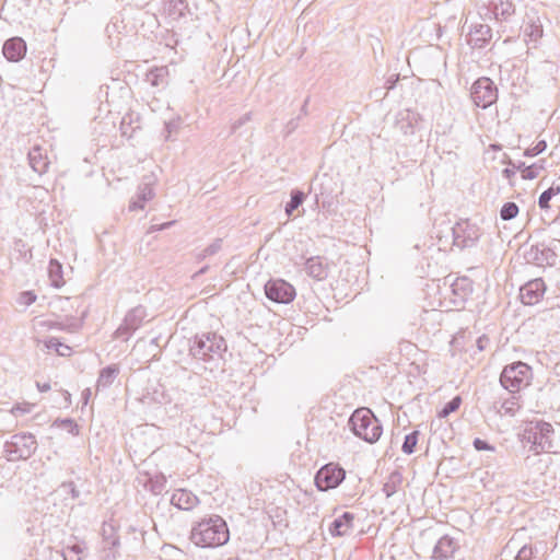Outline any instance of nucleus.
I'll list each match as a JSON object with an SVG mask.
<instances>
[{
    "label": "nucleus",
    "instance_id": "obj_1",
    "mask_svg": "<svg viewBox=\"0 0 560 560\" xmlns=\"http://www.w3.org/2000/svg\"><path fill=\"white\" fill-rule=\"evenodd\" d=\"M189 539L199 548H218L229 541L230 530L223 517L210 515L192 525Z\"/></svg>",
    "mask_w": 560,
    "mask_h": 560
},
{
    "label": "nucleus",
    "instance_id": "obj_2",
    "mask_svg": "<svg viewBox=\"0 0 560 560\" xmlns=\"http://www.w3.org/2000/svg\"><path fill=\"white\" fill-rule=\"evenodd\" d=\"M349 425L354 435L371 444L378 441L383 432L381 421L368 408L357 409L349 419Z\"/></svg>",
    "mask_w": 560,
    "mask_h": 560
},
{
    "label": "nucleus",
    "instance_id": "obj_3",
    "mask_svg": "<svg viewBox=\"0 0 560 560\" xmlns=\"http://www.w3.org/2000/svg\"><path fill=\"white\" fill-rule=\"evenodd\" d=\"M226 350V342L214 332L196 335L189 348L190 354L198 360L211 361L221 358Z\"/></svg>",
    "mask_w": 560,
    "mask_h": 560
},
{
    "label": "nucleus",
    "instance_id": "obj_4",
    "mask_svg": "<svg viewBox=\"0 0 560 560\" xmlns=\"http://www.w3.org/2000/svg\"><path fill=\"white\" fill-rule=\"evenodd\" d=\"M532 378V369L524 362H514L506 365L501 375L500 383L510 393H518L522 388L529 385Z\"/></svg>",
    "mask_w": 560,
    "mask_h": 560
},
{
    "label": "nucleus",
    "instance_id": "obj_5",
    "mask_svg": "<svg viewBox=\"0 0 560 560\" xmlns=\"http://www.w3.org/2000/svg\"><path fill=\"white\" fill-rule=\"evenodd\" d=\"M36 450V439L31 433L14 434L4 444V453L9 460L30 458Z\"/></svg>",
    "mask_w": 560,
    "mask_h": 560
},
{
    "label": "nucleus",
    "instance_id": "obj_6",
    "mask_svg": "<svg viewBox=\"0 0 560 560\" xmlns=\"http://www.w3.org/2000/svg\"><path fill=\"white\" fill-rule=\"evenodd\" d=\"M470 97L476 106L486 109L497 102L498 88L490 78L481 77L474 82Z\"/></svg>",
    "mask_w": 560,
    "mask_h": 560
},
{
    "label": "nucleus",
    "instance_id": "obj_7",
    "mask_svg": "<svg viewBox=\"0 0 560 560\" xmlns=\"http://www.w3.org/2000/svg\"><path fill=\"white\" fill-rule=\"evenodd\" d=\"M552 434V425L545 421H537L525 431V438L533 444L536 453L549 452L553 447Z\"/></svg>",
    "mask_w": 560,
    "mask_h": 560
},
{
    "label": "nucleus",
    "instance_id": "obj_8",
    "mask_svg": "<svg viewBox=\"0 0 560 560\" xmlns=\"http://www.w3.org/2000/svg\"><path fill=\"white\" fill-rule=\"evenodd\" d=\"M453 245L459 249L476 245L481 236L480 229L469 220H462L452 228Z\"/></svg>",
    "mask_w": 560,
    "mask_h": 560
},
{
    "label": "nucleus",
    "instance_id": "obj_9",
    "mask_svg": "<svg viewBox=\"0 0 560 560\" xmlns=\"http://www.w3.org/2000/svg\"><path fill=\"white\" fill-rule=\"evenodd\" d=\"M346 478V471L337 464L323 466L315 475V485L319 491L337 488Z\"/></svg>",
    "mask_w": 560,
    "mask_h": 560
},
{
    "label": "nucleus",
    "instance_id": "obj_10",
    "mask_svg": "<svg viewBox=\"0 0 560 560\" xmlns=\"http://www.w3.org/2000/svg\"><path fill=\"white\" fill-rule=\"evenodd\" d=\"M147 317V310L142 305L131 308L125 316L120 326L115 330L114 337L128 340L131 335L142 325Z\"/></svg>",
    "mask_w": 560,
    "mask_h": 560
},
{
    "label": "nucleus",
    "instance_id": "obj_11",
    "mask_svg": "<svg viewBox=\"0 0 560 560\" xmlns=\"http://www.w3.org/2000/svg\"><path fill=\"white\" fill-rule=\"evenodd\" d=\"M265 294L275 303L288 304L294 300L296 292L294 287L283 279H271L265 284Z\"/></svg>",
    "mask_w": 560,
    "mask_h": 560
},
{
    "label": "nucleus",
    "instance_id": "obj_12",
    "mask_svg": "<svg viewBox=\"0 0 560 560\" xmlns=\"http://www.w3.org/2000/svg\"><path fill=\"white\" fill-rule=\"evenodd\" d=\"M525 259L527 260V262H532L538 267H553L557 265L558 255L555 253L552 244L545 245L544 243H539L536 245H532L525 252Z\"/></svg>",
    "mask_w": 560,
    "mask_h": 560
},
{
    "label": "nucleus",
    "instance_id": "obj_13",
    "mask_svg": "<svg viewBox=\"0 0 560 560\" xmlns=\"http://www.w3.org/2000/svg\"><path fill=\"white\" fill-rule=\"evenodd\" d=\"M546 291V284L541 278L533 279L520 289V296L524 304L534 305L540 301Z\"/></svg>",
    "mask_w": 560,
    "mask_h": 560
},
{
    "label": "nucleus",
    "instance_id": "obj_14",
    "mask_svg": "<svg viewBox=\"0 0 560 560\" xmlns=\"http://www.w3.org/2000/svg\"><path fill=\"white\" fill-rule=\"evenodd\" d=\"M2 52L9 61L18 62L26 54V43L21 37H11L4 42Z\"/></svg>",
    "mask_w": 560,
    "mask_h": 560
},
{
    "label": "nucleus",
    "instance_id": "obj_15",
    "mask_svg": "<svg viewBox=\"0 0 560 560\" xmlns=\"http://www.w3.org/2000/svg\"><path fill=\"white\" fill-rule=\"evenodd\" d=\"M458 547V542L454 538L445 535L441 537L434 546L432 559L446 560L453 558Z\"/></svg>",
    "mask_w": 560,
    "mask_h": 560
},
{
    "label": "nucleus",
    "instance_id": "obj_16",
    "mask_svg": "<svg viewBox=\"0 0 560 560\" xmlns=\"http://www.w3.org/2000/svg\"><path fill=\"white\" fill-rule=\"evenodd\" d=\"M353 521L354 515L352 513L343 512L330 523L328 532L334 537L347 536L353 529Z\"/></svg>",
    "mask_w": 560,
    "mask_h": 560
},
{
    "label": "nucleus",
    "instance_id": "obj_17",
    "mask_svg": "<svg viewBox=\"0 0 560 560\" xmlns=\"http://www.w3.org/2000/svg\"><path fill=\"white\" fill-rule=\"evenodd\" d=\"M469 43L474 48H482L492 37V30L487 24H476L469 33Z\"/></svg>",
    "mask_w": 560,
    "mask_h": 560
},
{
    "label": "nucleus",
    "instance_id": "obj_18",
    "mask_svg": "<svg viewBox=\"0 0 560 560\" xmlns=\"http://www.w3.org/2000/svg\"><path fill=\"white\" fill-rule=\"evenodd\" d=\"M198 502V498L192 492L185 489L175 491L171 498V503L174 506L186 511L194 509Z\"/></svg>",
    "mask_w": 560,
    "mask_h": 560
},
{
    "label": "nucleus",
    "instance_id": "obj_19",
    "mask_svg": "<svg viewBox=\"0 0 560 560\" xmlns=\"http://www.w3.org/2000/svg\"><path fill=\"white\" fill-rule=\"evenodd\" d=\"M305 271L310 277L319 281L328 276V267L319 256L311 257L305 261Z\"/></svg>",
    "mask_w": 560,
    "mask_h": 560
},
{
    "label": "nucleus",
    "instance_id": "obj_20",
    "mask_svg": "<svg viewBox=\"0 0 560 560\" xmlns=\"http://www.w3.org/2000/svg\"><path fill=\"white\" fill-rule=\"evenodd\" d=\"M451 289L456 296L454 302H464L472 293V281L467 277L456 278L451 284Z\"/></svg>",
    "mask_w": 560,
    "mask_h": 560
},
{
    "label": "nucleus",
    "instance_id": "obj_21",
    "mask_svg": "<svg viewBox=\"0 0 560 560\" xmlns=\"http://www.w3.org/2000/svg\"><path fill=\"white\" fill-rule=\"evenodd\" d=\"M28 161L31 167L38 174H44L47 172L49 166V161L47 156L43 153V150L39 147H34L28 152Z\"/></svg>",
    "mask_w": 560,
    "mask_h": 560
},
{
    "label": "nucleus",
    "instance_id": "obj_22",
    "mask_svg": "<svg viewBox=\"0 0 560 560\" xmlns=\"http://www.w3.org/2000/svg\"><path fill=\"white\" fill-rule=\"evenodd\" d=\"M119 374V368L115 364L107 365L100 371L96 382V389H104L109 387Z\"/></svg>",
    "mask_w": 560,
    "mask_h": 560
},
{
    "label": "nucleus",
    "instance_id": "obj_23",
    "mask_svg": "<svg viewBox=\"0 0 560 560\" xmlns=\"http://www.w3.org/2000/svg\"><path fill=\"white\" fill-rule=\"evenodd\" d=\"M188 9L186 0H167L164 4V11L174 21L185 16V12Z\"/></svg>",
    "mask_w": 560,
    "mask_h": 560
},
{
    "label": "nucleus",
    "instance_id": "obj_24",
    "mask_svg": "<svg viewBox=\"0 0 560 560\" xmlns=\"http://www.w3.org/2000/svg\"><path fill=\"white\" fill-rule=\"evenodd\" d=\"M144 81L153 88L163 86L167 83V68L159 67L145 73Z\"/></svg>",
    "mask_w": 560,
    "mask_h": 560
},
{
    "label": "nucleus",
    "instance_id": "obj_25",
    "mask_svg": "<svg viewBox=\"0 0 560 560\" xmlns=\"http://www.w3.org/2000/svg\"><path fill=\"white\" fill-rule=\"evenodd\" d=\"M495 19L508 20L515 13V5L510 0H492Z\"/></svg>",
    "mask_w": 560,
    "mask_h": 560
},
{
    "label": "nucleus",
    "instance_id": "obj_26",
    "mask_svg": "<svg viewBox=\"0 0 560 560\" xmlns=\"http://www.w3.org/2000/svg\"><path fill=\"white\" fill-rule=\"evenodd\" d=\"M404 481L402 475L398 470H394L389 476L387 481L383 486V492L386 498H390L394 495L401 487Z\"/></svg>",
    "mask_w": 560,
    "mask_h": 560
},
{
    "label": "nucleus",
    "instance_id": "obj_27",
    "mask_svg": "<svg viewBox=\"0 0 560 560\" xmlns=\"http://www.w3.org/2000/svg\"><path fill=\"white\" fill-rule=\"evenodd\" d=\"M48 276L51 285H54L55 288H60L65 284V280L62 277V265L58 260L50 259L48 266Z\"/></svg>",
    "mask_w": 560,
    "mask_h": 560
},
{
    "label": "nucleus",
    "instance_id": "obj_28",
    "mask_svg": "<svg viewBox=\"0 0 560 560\" xmlns=\"http://www.w3.org/2000/svg\"><path fill=\"white\" fill-rule=\"evenodd\" d=\"M85 312H83L82 316L80 318L77 317H68L65 322H56L51 325V327L61 329V330H68L70 332L78 331L84 320Z\"/></svg>",
    "mask_w": 560,
    "mask_h": 560
},
{
    "label": "nucleus",
    "instance_id": "obj_29",
    "mask_svg": "<svg viewBox=\"0 0 560 560\" xmlns=\"http://www.w3.org/2000/svg\"><path fill=\"white\" fill-rule=\"evenodd\" d=\"M560 194V185L559 184H556V183H552V185L546 189L545 191H542L538 198V206L540 209H549L550 208V200Z\"/></svg>",
    "mask_w": 560,
    "mask_h": 560
},
{
    "label": "nucleus",
    "instance_id": "obj_30",
    "mask_svg": "<svg viewBox=\"0 0 560 560\" xmlns=\"http://www.w3.org/2000/svg\"><path fill=\"white\" fill-rule=\"evenodd\" d=\"M305 194L299 189H293L290 195V201L285 205V214L292 215L293 211L296 210L304 201Z\"/></svg>",
    "mask_w": 560,
    "mask_h": 560
},
{
    "label": "nucleus",
    "instance_id": "obj_31",
    "mask_svg": "<svg viewBox=\"0 0 560 560\" xmlns=\"http://www.w3.org/2000/svg\"><path fill=\"white\" fill-rule=\"evenodd\" d=\"M102 535L105 542L104 549H112L119 545V538L115 535V529L112 525L103 524Z\"/></svg>",
    "mask_w": 560,
    "mask_h": 560
},
{
    "label": "nucleus",
    "instance_id": "obj_32",
    "mask_svg": "<svg viewBox=\"0 0 560 560\" xmlns=\"http://www.w3.org/2000/svg\"><path fill=\"white\" fill-rule=\"evenodd\" d=\"M420 432L418 430L412 431L411 433L407 434L405 436L401 451L407 454L411 455L416 451V446L418 444Z\"/></svg>",
    "mask_w": 560,
    "mask_h": 560
},
{
    "label": "nucleus",
    "instance_id": "obj_33",
    "mask_svg": "<svg viewBox=\"0 0 560 560\" xmlns=\"http://www.w3.org/2000/svg\"><path fill=\"white\" fill-rule=\"evenodd\" d=\"M400 118L397 120V128L404 135H412L413 133V124L411 119V115L409 112L400 113Z\"/></svg>",
    "mask_w": 560,
    "mask_h": 560
},
{
    "label": "nucleus",
    "instance_id": "obj_34",
    "mask_svg": "<svg viewBox=\"0 0 560 560\" xmlns=\"http://www.w3.org/2000/svg\"><path fill=\"white\" fill-rule=\"evenodd\" d=\"M517 214H518V206L513 201L505 202L500 210V217L504 221L512 220Z\"/></svg>",
    "mask_w": 560,
    "mask_h": 560
},
{
    "label": "nucleus",
    "instance_id": "obj_35",
    "mask_svg": "<svg viewBox=\"0 0 560 560\" xmlns=\"http://www.w3.org/2000/svg\"><path fill=\"white\" fill-rule=\"evenodd\" d=\"M520 408L521 405L518 404V397L514 395L511 398L505 399L501 405V410L503 413L511 417L515 416Z\"/></svg>",
    "mask_w": 560,
    "mask_h": 560
},
{
    "label": "nucleus",
    "instance_id": "obj_36",
    "mask_svg": "<svg viewBox=\"0 0 560 560\" xmlns=\"http://www.w3.org/2000/svg\"><path fill=\"white\" fill-rule=\"evenodd\" d=\"M462 404V398L459 396H455L448 402L444 405V407L439 411V418H446L452 412H455Z\"/></svg>",
    "mask_w": 560,
    "mask_h": 560
},
{
    "label": "nucleus",
    "instance_id": "obj_37",
    "mask_svg": "<svg viewBox=\"0 0 560 560\" xmlns=\"http://www.w3.org/2000/svg\"><path fill=\"white\" fill-rule=\"evenodd\" d=\"M222 245V240L217 238L213 243H211L209 246H207L205 249H202L199 254H197L196 258L198 261H201L206 259L207 257L215 255L220 249Z\"/></svg>",
    "mask_w": 560,
    "mask_h": 560
},
{
    "label": "nucleus",
    "instance_id": "obj_38",
    "mask_svg": "<svg viewBox=\"0 0 560 560\" xmlns=\"http://www.w3.org/2000/svg\"><path fill=\"white\" fill-rule=\"evenodd\" d=\"M138 199L147 202L154 197V190L150 183H143L138 188Z\"/></svg>",
    "mask_w": 560,
    "mask_h": 560
},
{
    "label": "nucleus",
    "instance_id": "obj_39",
    "mask_svg": "<svg viewBox=\"0 0 560 560\" xmlns=\"http://www.w3.org/2000/svg\"><path fill=\"white\" fill-rule=\"evenodd\" d=\"M55 423L58 427H61V428L66 429L72 435L79 434V427H78V424L74 422V420H72L70 418L57 420Z\"/></svg>",
    "mask_w": 560,
    "mask_h": 560
},
{
    "label": "nucleus",
    "instance_id": "obj_40",
    "mask_svg": "<svg viewBox=\"0 0 560 560\" xmlns=\"http://www.w3.org/2000/svg\"><path fill=\"white\" fill-rule=\"evenodd\" d=\"M66 494L70 495L71 499L77 500L80 498V491L77 489L75 485L72 481H66L60 485L59 488Z\"/></svg>",
    "mask_w": 560,
    "mask_h": 560
},
{
    "label": "nucleus",
    "instance_id": "obj_41",
    "mask_svg": "<svg viewBox=\"0 0 560 560\" xmlns=\"http://www.w3.org/2000/svg\"><path fill=\"white\" fill-rule=\"evenodd\" d=\"M546 148H547L546 141L541 140V141L537 142L536 145H534L533 148L526 149L524 154L526 156L533 158V156H536V155L542 153L546 150Z\"/></svg>",
    "mask_w": 560,
    "mask_h": 560
},
{
    "label": "nucleus",
    "instance_id": "obj_42",
    "mask_svg": "<svg viewBox=\"0 0 560 560\" xmlns=\"http://www.w3.org/2000/svg\"><path fill=\"white\" fill-rule=\"evenodd\" d=\"M535 551L532 546H523L517 555L515 556V560H530L534 556Z\"/></svg>",
    "mask_w": 560,
    "mask_h": 560
},
{
    "label": "nucleus",
    "instance_id": "obj_43",
    "mask_svg": "<svg viewBox=\"0 0 560 560\" xmlns=\"http://www.w3.org/2000/svg\"><path fill=\"white\" fill-rule=\"evenodd\" d=\"M36 301V294L32 291H24L20 294L19 303L25 306H30Z\"/></svg>",
    "mask_w": 560,
    "mask_h": 560
},
{
    "label": "nucleus",
    "instance_id": "obj_44",
    "mask_svg": "<svg viewBox=\"0 0 560 560\" xmlns=\"http://www.w3.org/2000/svg\"><path fill=\"white\" fill-rule=\"evenodd\" d=\"M538 176V167L536 164L526 166L522 170V178L523 179H534Z\"/></svg>",
    "mask_w": 560,
    "mask_h": 560
},
{
    "label": "nucleus",
    "instance_id": "obj_45",
    "mask_svg": "<svg viewBox=\"0 0 560 560\" xmlns=\"http://www.w3.org/2000/svg\"><path fill=\"white\" fill-rule=\"evenodd\" d=\"M475 450L477 451H491L493 452L495 447L489 444L487 441L481 440L480 438H476L472 442Z\"/></svg>",
    "mask_w": 560,
    "mask_h": 560
},
{
    "label": "nucleus",
    "instance_id": "obj_46",
    "mask_svg": "<svg viewBox=\"0 0 560 560\" xmlns=\"http://www.w3.org/2000/svg\"><path fill=\"white\" fill-rule=\"evenodd\" d=\"M252 118V114L250 113H246L244 114L242 117H240L238 119H236L232 125H231V131L232 132H235L237 129H240L243 125H245L247 121H249Z\"/></svg>",
    "mask_w": 560,
    "mask_h": 560
},
{
    "label": "nucleus",
    "instance_id": "obj_47",
    "mask_svg": "<svg viewBox=\"0 0 560 560\" xmlns=\"http://www.w3.org/2000/svg\"><path fill=\"white\" fill-rule=\"evenodd\" d=\"M550 232L553 235V242L560 243V220L559 219H556L550 224Z\"/></svg>",
    "mask_w": 560,
    "mask_h": 560
},
{
    "label": "nucleus",
    "instance_id": "obj_48",
    "mask_svg": "<svg viewBox=\"0 0 560 560\" xmlns=\"http://www.w3.org/2000/svg\"><path fill=\"white\" fill-rule=\"evenodd\" d=\"M489 345L490 338L487 335L480 336L476 341V346L479 351H483Z\"/></svg>",
    "mask_w": 560,
    "mask_h": 560
},
{
    "label": "nucleus",
    "instance_id": "obj_49",
    "mask_svg": "<svg viewBox=\"0 0 560 560\" xmlns=\"http://www.w3.org/2000/svg\"><path fill=\"white\" fill-rule=\"evenodd\" d=\"M179 122L178 120H170L165 122V131L167 132V137L178 129Z\"/></svg>",
    "mask_w": 560,
    "mask_h": 560
},
{
    "label": "nucleus",
    "instance_id": "obj_50",
    "mask_svg": "<svg viewBox=\"0 0 560 560\" xmlns=\"http://www.w3.org/2000/svg\"><path fill=\"white\" fill-rule=\"evenodd\" d=\"M60 346V340L58 338L51 337L48 340L45 341V347L48 350H55Z\"/></svg>",
    "mask_w": 560,
    "mask_h": 560
},
{
    "label": "nucleus",
    "instance_id": "obj_51",
    "mask_svg": "<svg viewBox=\"0 0 560 560\" xmlns=\"http://www.w3.org/2000/svg\"><path fill=\"white\" fill-rule=\"evenodd\" d=\"M71 348L62 342H60V346L56 348V352L61 357H68L71 354Z\"/></svg>",
    "mask_w": 560,
    "mask_h": 560
},
{
    "label": "nucleus",
    "instance_id": "obj_52",
    "mask_svg": "<svg viewBox=\"0 0 560 560\" xmlns=\"http://www.w3.org/2000/svg\"><path fill=\"white\" fill-rule=\"evenodd\" d=\"M299 120H300V117H296V118H292L290 121H288V124L285 126L287 135H290L298 128Z\"/></svg>",
    "mask_w": 560,
    "mask_h": 560
},
{
    "label": "nucleus",
    "instance_id": "obj_53",
    "mask_svg": "<svg viewBox=\"0 0 560 560\" xmlns=\"http://www.w3.org/2000/svg\"><path fill=\"white\" fill-rule=\"evenodd\" d=\"M398 80H399V75H398V74H393V75H390V77L386 80V82H385V89H386L387 91H389V90L394 89Z\"/></svg>",
    "mask_w": 560,
    "mask_h": 560
},
{
    "label": "nucleus",
    "instance_id": "obj_54",
    "mask_svg": "<svg viewBox=\"0 0 560 560\" xmlns=\"http://www.w3.org/2000/svg\"><path fill=\"white\" fill-rule=\"evenodd\" d=\"M144 203L145 202H142L141 200L138 199V196L136 197V199H132L130 205H129V210L130 211H136V210H139V209H143L144 208Z\"/></svg>",
    "mask_w": 560,
    "mask_h": 560
},
{
    "label": "nucleus",
    "instance_id": "obj_55",
    "mask_svg": "<svg viewBox=\"0 0 560 560\" xmlns=\"http://www.w3.org/2000/svg\"><path fill=\"white\" fill-rule=\"evenodd\" d=\"M63 558L65 560H83V556H78L67 548L63 550Z\"/></svg>",
    "mask_w": 560,
    "mask_h": 560
},
{
    "label": "nucleus",
    "instance_id": "obj_56",
    "mask_svg": "<svg viewBox=\"0 0 560 560\" xmlns=\"http://www.w3.org/2000/svg\"><path fill=\"white\" fill-rule=\"evenodd\" d=\"M67 549H69L70 551L74 552L78 556H82L83 555V547L81 545H79V544H75L73 546L67 547Z\"/></svg>",
    "mask_w": 560,
    "mask_h": 560
},
{
    "label": "nucleus",
    "instance_id": "obj_57",
    "mask_svg": "<svg viewBox=\"0 0 560 560\" xmlns=\"http://www.w3.org/2000/svg\"><path fill=\"white\" fill-rule=\"evenodd\" d=\"M503 176L508 179H511L515 175V170L513 166L506 167L502 172Z\"/></svg>",
    "mask_w": 560,
    "mask_h": 560
},
{
    "label": "nucleus",
    "instance_id": "obj_58",
    "mask_svg": "<svg viewBox=\"0 0 560 560\" xmlns=\"http://www.w3.org/2000/svg\"><path fill=\"white\" fill-rule=\"evenodd\" d=\"M508 164H509V166H513V167H514V170H515V172H516V171H521V172H522V170H523L524 167H526L524 162H520V163H517V164H516V163H514V162H512V161L510 160Z\"/></svg>",
    "mask_w": 560,
    "mask_h": 560
},
{
    "label": "nucleus",
    "instance_id": "obj_59",
    "mask_svg": "<svg viewBox=\"0 0 560 560\" xmlns=\"http://www.w3.org/2000/svg\"><path fill=\"white\" fill-rule=\"evenodd\" d=\"M173 224H174V221H170V222H166V223H163V224H160V225H153L152 229L156 230V231H162V230H165V229L170 228Z\"/></svg>",
    "mask_w": 560,
    "mask_h": 560
},
{
    "label": "nucleus",
    "instance_id": "obj_60",
    "mask_svg": "<svg viewBox=\"0 0 560 560\" xmlns=\"http://www.w3.org/2000/svg\"><path fill=\"white\" fill-rule=\"evenodd\" d=\"M30 410H31V409H30V405H27V407H25V408H22L20 405H18V406H15V407L13 408V410H12V411H13V413L18 415L19 412H22V413H24V412H30Z\"/></svg>",
    "mask_w": 560,
    "mask_h": 560
},
{
    "label": "nucleus",
    "instance_id": "obj_61",
    "mask_svg": "<svg viewBox=\"0 0 560 560\" xmlns=\"http://www.w3.org/2000/svg\"><path fill=\"white\" fill-rule=\"evenodd\" d=\"M90 397H91V390H90V388H85L82 392V400H83L84 405H86L89 402Z\"/></svg>",
    "mask_w": 560,
    "mask_h": 560
},
{
    "label": "nucleus",
    "instance_id": "obj_62",
    "mask_svg": "<svg viewBox=\"0 0 560 560\" xmlns=\"http://www.w3.org/2000/svg\"><path fill=\"white\" fill-rule=\"evenodd\" d=\"M209 269V266H203L202 268H200L197 272H195L192 275V279H197L199 276L206 273Z\"/></svg>",
    "mask_w": 560,
    "mask_h": 560
},
{
    "label": "nucleus",
    "instance_id": "obj_63",
    "mask_svg": "<svg viewBox=\"0 0 560 560\" xmlns=\"http://www.w3.org/2000/svg\"><path fill=\"white\" fill-rule=\"evenodd\" d=\"M37 387L40 392H48L50 389V385L48 383H45V384L37 383Z\"/></svg>",
    "mask_w": 560,
    "mask_h": 560
},
{
    "label": "nucleus",
    "instance_id": "obj_64",
    "mask_svg": "<svg viewBox=\"0 0 560 560\" xmlns=\"http://www.w3.org/2000/svg\"><path fill=\"white\" fill-rule=\"evenodd\" d=\"M226 560H248V559H245V558H243L241 556H236V557H231V558H229Z\"/></svg>",
    "mask_w": 560,
    "mask_h": 560
}]
</instances>
